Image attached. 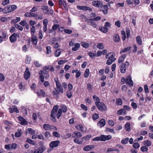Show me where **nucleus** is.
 I'll list each match as a JSON object with an SVG mask.
<instances>
[{
    "label": "nucleus",
    "mask_w": 153,
    "mask_h": 153,
    "mask_svg": "<svg viewBox=\"0 0 153 153\" xmlns=\"http://www.w3.org/2000/svg\"><path fill=\"white\" fill-rule=\"evenodd\" d=\"M59 106L55 105L53 108L51 112V117L53 118V121L56 122V120L55 117H56L58 119H59L62 114V109L60 108L59 109L58 111ZM53 120V119H52Z\"/></svg>",
    "instance_id": "obj_1"
},
{
    "label": "nucleus",
    "mask_w": 153,
    "mask_h": 153,
    "mask_svg": "<svg viewBox=\"0 0 153 153\" xmlns=\"http://www.w3.org/2000/svg\"><path fill=\"white\" fill-rule=\"evenodd\" d=\"M112 137L111 135H101L98 137H96L93 139L92 140L101 141H105L106 140H110Z\"/></svg>",
    "instance_id": "obj_2"
},
{
    "label": "nucleus",
    "mask_w": 153,
    "mask_h": 153,
    "mask_svg": "<svg viewBox=\"0 0 153 153\" xmlns=\"http://www.w3.org/2000/svg\"><path fill=\"white\" fill-rule=\"evenodd\" d=\"M41 9L43 10V12L45 14L51 15L54 13L53 10L49 8L47 6L44 5L41 6Z\"/></svg>",
    "instance_id": "obj_3"
},
{
    "label": "nucleus",
    "mask_w": 153,
    "mask_h": 153,
    "mask_svg": "<svg viewBox=\"0 0 153 153\" xmlns=\"http://www.w3.org/2000/svg\"><path fill=\"white\" fill-rule=\"evenodd\" d=\"M40 74L39 76V79L42 82H44V78L46 79H48L49 78V75L47 71L45 70H40L39 72Z\"/></svg>",
    "instance_id": "obj_4"
},
{
    "label": "nucleus",
    "mask_w": 153,
    "mask_h": 153,
    "mask_svg": "<svg viewBox=\"0 0 153 153\" xmlns=\"http://www.w3.org/2000/svg\"><path fill=\"white\" fill-rule=\"evenodd\" d=\"M17 6L15 5H7L4 7V14H7L14 10L16 8Z\"/></svg>",
    "instance_id": "obj_5"
},
{
    "label": "nucleus",
    "mask_w": 153,
    "mask_h": 153,
    "mask_svg": "<svg viewBox=\"0 0 153 153\" xmlns=\"http://www.w3.org/2000/svg\"><path fill=\"white\" fill-rule=\"evenodd\" d=\"M129 65V62L127 61H126L125 63H122L121 64L120 70L121 73H124L126 72V67H128Z\"/></svg>",
    "instance_id": "obj_6"
},
{
    "label": "nucleus",
    "mask_w": 153,
    "mask_h": 153,
    "mask_svg": "<svg viewBox=\"0 0 153 153\" xmlns=\"http://www.w3.org/2000/svg\"><path fill=\"white\" fill-rule=\"evenodd\" d=\"M43 128L45 130H57V128L54 126L48 124H44L43 125Z\"/></svg>",
    "instance_id": "obj_7"
},
{
    "label": "nucleus",
    "mask_w": 153,
    "mask_h": 153,
    "mask_svg": "<svg viewBox=\"0 0 153 153\" xmlns=\"http://www.w3.org/2000/svg\"><path fill=\"white\" fill-rule=\"evenodd\" d=\"M39 97H44L46 96V94L44 90L40 89H36L35 93Z\"/></svg>",
    "instance_id": "obj_8"
},
{
    "label": "nucleus",
    "mask_w": 153,
    "mask_h": 153,
    "mask_svg": "<svg viewBox=\"0 0 153 153\" xmlns=\"http://www.w3.org/2000/svg\"><path fill=\"white\" fill-rule=\"evenodd\" d=\"M112 54L111 56H110V57L107 60L106 64L108 65H110L111 64V63L115 61L116 60V58L114 57L115 55V54L113 52H111Z\"/></svg>",
    "instance_id": "obj_9"
},
{
    "label": "nucleus",
    "mask_w": 153,
    "mask_h": 153,
    "mask_svg": "<svg viewBox=\"0 0 153 153\" xmlns=\"http://www.w3.org/2000/svg\"><path fill=\"white\" fill-rule=\"evenodd\" d=\"M98 109L102 111H105L107 110V107L105 104L103 102H100L96 105Z\"/></svg>",
    "instance_id": "obj_10"
},
{
    "label": "nucleus",
    "mask_w": 153,
    "mask_h": 153,
    "mask_svg": "<svg viewBox=\"0 0 153 153\" xmlns=\"http://www.w3.org/2000/svg\"><path fill=\"white\" fill-rule=\"evenodd\" d=\"M30 73L28 67H27L24 72V78L25 80H28L30 76Z\"/></svg>",
    "instance_id": "obj_11"
},
{
    "label": "nucleus",
    "mask_w": 153,
    "mask_h": 153,
    "mask_svg": "<svg viewBox=\"0 0 153 153\" xmlns=\"http://www.w3.org/2000/svg\"><path fill=\"white\" fill-rule=\"evenodd\" d=\"M59 143L60 141L59 140L53 141L50 142L49 146L51 148H53L58 146Z\"/></svg>",
    "instance_id": "obj_12"
},
{
    "label": "nucleus",
    "mask_w": 153,
    "mask_h": 153,
    "mask_svg": "<svg viewBox=\"0 0 153 153\" xmlns=\"http://www.w3.org/2000/svg\"><path fill=\"white\" fill-rule=\"evenodd\" d=\"M126 84H128L131 87L133 86L134 83L131 79V77L130 75H129L126 77Z\"/></svg>",
    "instance_id": "obj_13"
},
{
    "label": "nucleus",
    "mask_w": 153,
    "mask_h": 153,
    "mask_svg": "<svg viewBox=\"0 0 153 153\" xmlns=\"http://www.w3.org/2000/svg\"><path fill=\"white\" fill-rule=\"evenodd\" d=\"M18 119L20 122V123L22 125H26L28 124L27 121L23 117L21 116H19Z\"/></svg>",
    "instance_id": "obj_14"
},
{
    "label": "nucleus",
    "mask_w": 153,
    "mask_h": 153,
    "mask_svg": "<svg viewBox=\"0 0 153 153\" xmlns=\"http://www.w3.org/2000/svg\"><path fill=\"white\" fill-rule=\"evenodd\" d=\"M92 4L95 7H99L103 5L102 2L100 1H94L92 2Z\"/></svg>",
    "instance_id": "obj_15"
},
{
    "label": "nucleus",
    "mask_w": 153,
    "mask_h": 153,
    "mask_svg": "<svg viewBox=\"0 0 153 153\" xmlns=\"http://www.w3.org/2000/svg\"><path fill=\"white\" fill-rule=\"evenodd\" d=\"M100 10L104 14H106L108 13V6L107 5H102L100 7Z\"/></svg>",
    "instance_id": "obj_16"
},
{
    "label": "nucleus",
    "mask_w": 153,
    "mask_h": 153,
    "mask_svg": "<svg viewBox=\"0 0 153 153\" xmlns=\"http://www.w3.org/2000/svg\"><path fill=\"white\" fill-rule=\"evenodd\" d=\"M105 124V120L102 118L98 122L97 126L100 128L104 126Z\"/></svg>",
    "instance_id": "obj_17"
},
{
    "label": "nucleus",
    "mask_w": 153,
    "mask_h": 153,
    "mask_svg": "<svg viewBox=\"0 0 153 153\" xmlns=\"http://www.w3.org/2000/svg\"><path fill=\"white\" fill-rule=\"evenodd\" d=\"M43 69V70H45V71H46L47 70H49V71L51 72H53L54 71V68L51 65H49L44 67Z\"/></svg>",
    "instance_id": "obj_18"
},
{
    "label": "nucleus",
    "mask_w": 153,
    "mask_h": 153,
    "mask_svg": "<svg viewBox=\"0 0 153 153\" xmlns=\"http://www.w3.org/2000/svg\"><path fill=\"white\" fill-rule=\"evenodd\" d=\"M76 8L78 9L82 10L83 11L87 10H91V9L90 7L86 6H77Z\"/></svg>",
    "instance_id": "obj_19"
},
{
    "label": "nucleus",
    "mask_w": 153,
    "mask_h": 153,
    "mask_svg": "<svg viewBox=\"0 0 153 153\" xmlns=\"http://www.w3.org/2000/svg\"><path fill=\"white\" fill-rule=\"evenodd\" d=\"M43 144L42 143L41 147L35 150L33 153H42L44 151Z\"/></svg>",
    "instance_id": "obj_20"
},
{
    "label": "nucleus",
    "mask_w": 153,
    "mask_h": 153,
    "mask_svg": "<svg viewBox=\"0 0 153 153\" xmlns=\"http://www.w3.org/2000/svg\"><path fill=\"white\" fill-rule=\"evenodd\" d=\"M90 19H89L87 21V23L89 25H91L94 28H97V24L94 22V20H90Z\"/></svg>",
    "instance_id": "obj_21"
},
{
    "label": "nucleus",
    "mask_w": 153,
    "mask_h": 153,
    "mask_svg": "<svg viewBox=\"0 0 153 153\" xmlns=\"http://www.w3.org/2000/svg\"><path fill=\"white\" fill-rule=\"evenodd\" d=\"M25 16L27 17H36L38 16L37 14V13H32L31 12H27L25 14Z\"/></svg>",
    "instance_id": "obj_22"
},
{
    "label": "nucleus",
    "mask_w": 153,
    "mask_h": 153,
    "mask_svg": "<svg viewBox=\"0 0 153 153\" xmlns=\"http://www.w3.org/2000/svg\"><path fill=\"white\" fill-rule=\"evenodd\" d=\"M80 46V45L79 43H75L74 44V47L72 48V50L74 51H76L79 49Z\"/></svg>",
    "instance_id": "obj_23"
},
{
    "label": "nucleus",
    "mask_w": 153,
    "mask_h": 153,
    "mask_svg": "<svg viewBox=\"0 0 153 153\" xmlns=\"http://www.w3.org/2000/svg\"><path fill=\"white\" fill-rule=\"evenodd\" d=\"M113 40L116 42H118L120 40L119 35L117 34H115L113 36Z\"/></svg>",
    "instance_id": "obj_24"
},
{
    "label": "nucleus",
    "mask_w": 153,
    "mask_h": 153,
    "mask_svg": "<svg viewBox=\"0 0 153 153\" xmlns=\"http://www.w3.org/2000/svg\"><path fill=\"white\" fill-rule=\"evenodd\" d=\"M136 41L137 43L139 45H141L142 43V38L140 36H138L136 37Z\"/></svg>",
    "instance_id": "obj_25"
},
{
    "label": "nucleus",
    "mask_w": 153,
    "mask_h": 153,
    "mask_svg": "<svg viewBox=\"0 0 153 153\" xmlns=\"http://www.w3.org/2000/svg\"><path fill=\"white\" fill-rule=\"evenodd\" d=\"M126 54H123L121 55L119 58L118 60V63H120L122 62L126 58Z\"/></svg>",
    "instance_id": "obj_26"
},
{
    "label": "nucleus",
    "mask_w": 153,
    "mask_h": 153,
    "mask_svg": "<svg viewBox=\"0 0 153 153\" xmlns=\"http://www.w3.org/2000/svg\"><path fill=\"white\" fill-rule=\"evenodd\" d=\"M94 148V146L93 145H88L84 147L83 150L84 151H89Z\"/></svg>",
    "instance_id": "obj_27"
},
{
    "label": "nucleus",
    "mask_w": 153,
    "mask_h": 153,
    "mask_svg": "<svg viewBox=\"0 0 153 153\" xmlns=\"http://www.w3.org/2000/svg\"><path fill=\"white\" fill-rule=\"evenodd\" d=\"M31 40L32 44H34V45H36L37 44L38 39L36 36L33 35V36L32 37Z\"/></svg>",
    "instance_id": "obj_28"
},
{
    "label": "nucleus",
    "mask_w": 153,
    "mask_h": 153,
    "mask_svg": "<svg viewBox=\"0 0 153 153\" xmlns=\"http://www.w3.org/2000/svg\"><path fill=\"white\" fill-rule=\"evenodd\" d=\"M19 89L21 91L24 90L25 89V84L24 83L21 82L18 85Z\"/></svg>",
    "instance_id": "obj_29"
},
{
    "label": "nucleus",
    "mask_w": 153,
    "mask_h": 153,
    "mask_svg": "<svg viewBox=\"0 0 153 153\" xmlns=\"http://www.w3.org/2000/svg\"><path fill=\"white\" fill-rule=\"evenodd\" d=\"M125 128L126 131H131V124L129 123H127L125 125Z\"/></svg>",
    "instance_id": "obj_30"
},
{
    "label": "nucleus",
    "mask_w": 153,
    "mask_h": 153,
    "mask_svg": "<svg viewBox=\"0 0 153 153\" xmlns=\"http://www.w3.org/2000/svg\"><path fill=\"white\" fill-rule=\"evenodd\" d=\"M93 99L94 100H96V101L95 102V104L96 105H97L98 104H99L101 102H100V99L99 98L96 96L95 95H94L93 96Z\"/></svg>",
    "instance_id": "obj_31"
},
{
    "label": "nucleus",
    "mask_w": 153,
    "mask_h": 153,
    "mask_svg": "<svg viewBox=\"0 0 153 153\" xmlns=\"http://www.w3.org/2000/svg\"><path fill=\"white\" fill-rule=\"evenodd\" d=\"M22 132L21 129H18V131L16 132L15 134V137H19L22 134Z\"/></svg>",
    "instance_id": "obj_32"
},
{
    "label": "nucleus",
    "mask_w": 153,
    "mask_h": 153,
    "mask_svg": "<svg viewBox=\"0 0 153 153\" xmlns=\"http://www.w3.org/2000/svg\"><path fill=\"white\" fill-rule=\"evenodd\" d=\"M75 127L77 130L81 131H84V127L81 124L77 125Z\"/></svg>",
    "instance_id": "obj_33"
},
{
    "label": "nucleus",
    "mask_w": 153,
    "mask_h": 153,
    "mask_svg": "<svg viewBox=\"0 0 153 153\" xmlns=\"http://www.w3.org/2000/svg\"><path fill=\"white\" fill-rule=\"evenodd\" d=\"M61 53V50L60 49H57L54 53V56L56 57H59Z\"/></svg>",
    "instance_id": "obj_34"
},
{
    "label": "nucleus",
    "mask_w": 153,
    "mask_h": 153,
    "mask_svg": "<svg viewBox=\"0 0 153 153\" xmlns=\"http://www.w3.org/2000/svg\"><path fill=\"white\" fill-rule=\"evenodd\" d=\"M117 114L119 115L122 114L123 113L124 114H126V111L124 109H121L117 111Z\"/></svg>",
    "instance_id": "obj_35"
},
{
    "label": "nucleus",
    "mask_w": 153,
    "mask_h": 153,
    "mask_svg": "<svg viewBox=\"0 0 153 153\" xmlns=\"http://www.w3.org/2000/svg\"><path fill=\"white\" fill-rule=\"evenodd\" d=\"M80 43L81 46L84 48H87L89 47V44L87 43L82 42Z\"/></svg>",
    "instance_id": "obj_36"
},
{
    "label": "nucleus",
    "mask_w": 153,
    "mask_h": 153,
    "mask_svg": "<svg viewBox=\"0 0 153 153\" xmlns=\"http://www.w3.org/2000/svg\"><path fill=\"white\" fill-rule=\"evenodd\" d=\"M9 39L10 41L11 42H15L17 39L15 37V36H14L13 34L11 36H10Z\"/></svg>",
    "instance_id": "obj_37"
},
{
    "label": "nucleus",
    "mask_w": 153,
    "mask_h": 153,
    "mask_svg": "<svg viewBox=\"0 0 153 153\" xmlns=\"http://www.w3.org/2000/svg\"><path fill=\"white\" fill-rule=\"evenodd\" d=\"M20 20V17H16V19H12L10 21L11 23H14L16 24V22L19 21Z\"/></svg>",
    "instance_id": "obj_38"
},
{
    "label": "nucleus",
    "mask_w": 153,
    "mask_h": 153,
    "mask_svg": "<svg viewBox=\"0 0 153 153\" xmlns=\"http://www.w3.org/2000/svg\"><path fill=\"white\" fill-rule=\"evenodd\" d=\"M131 48V47L129 46L127 47V48H125L124 49L121 51H120V53L121 54L124 53L128 51H129Z\"/></svg>",
    "instance_id": "obj_39"
},
{
    "label": "nucleus",
    "mask_w": 153,
    "mask_h": 153,
    "mask_svg": "<svg viewBox=\"0 0 153 153\" xmlns=\"http://www.w3.org/2000/svg\"><path fill=\"white\" fill-rule=\"evenodd\" d=\"M90 72L89 69L87 68L86 69L84 74V76L85 78H88Z\"/></svg>",
    "instance_id": "obj_40"
},
{
    "label": "nucleus",
    "mask_w": 153,
    "mask_h": 153,
    "mask_svg": "<svg viewBox=\"0 0 153 153\" xmlns=\"http://www.w3.org/2000/svg\"><path fill=\"white\" fill-rule=\"evenodd\" d=\"M46 54H49L50 53H51V47L49 46H48L46 47Z\"/></svg>",
    "instance_id": "obj_41"
},
{
    "label": "nucleus",
    "mask_w": 153,
    "mask_h": 153,
    "mask_svg": "<svg viewBox=\"0 0 153 153\" xmlns=\"http://www.w3.org/2000/svg\"><path fill=\"white\" fill-rule=\"evenodd\" d=\"M99 30L101 32L103 33H105L108 31V29L105 27H100Z\"/></svg>",
    "instance_id": "obj_42"
},
{
    "label": "nucleus",
    "mask_w": 153,
    "mask_h": 153,
    "mask_svg": "<svg viewBox=\"0 0 153 153\" xmlns=\"http://www.w3.org/2000/svg\"><path fill=\"white\" fill-rule=\"evenodd\" d=\"M121 34L122 35V39L123 41H124L126 39V34L125 31L124 30H122L121 31Z\"/></svg>",
    "instance_id": "obj_43"
},
{
    "label": "nucleus",
    "mask_w": 153,
    "mask_h": 153,
    "mask_svg": "<svg viewBox=\"0 0 153 153\" xmlns=\"http://www.w3.org/2000/svg\"><path fill=\"white\" fill-rule=\"evenodd\" d=\"M129 138L127 137L122 139L121 141V143L123 144H126L128 143Z\"/></svg>",
    "instance_id": "obj_44"
},
{
    "label": "nucleus",
    "mask_w": 153,
    "mask_h": 153,
    "mask_svg": "<svg viewBox=\"0 0 153 153\" xmlns=\"http://www.w3.org/2000/svg\"><path fill=\"white\" fill-rule=\"evenodd\" d=\"M92 137L91 135L89 134L83 137L82 140H89Z\"/></svg>",
    "instance_id": "obj_45"
},
{
    "label": "nucleus",
    "mask_w": 153,
    "mask_h": 153,
    "mask_svg": "<svg viewBox=\"0 0 153 153\" xmlns=\"http://www.w3.org/2000/svg\"><path fill=\"white\" fill-rule=\"evenodd\" d=\"M144 144L146 146H149L152 145L151 142L148 140H146L144 142Z\"/></svg>",
    "instance_id": "obj_46"
},
{
    "label": "nucleus",
    "mask_w": 153,
    "mask_h": 153,
    "mask_svg": "<svg viewBox=\"0 0 153 153\" xmlns=\"http://www.w3.org/2000/svg\"><path fill=\"white\" fill-rule=\"evenodd\" d=\"M117 105H120L122 104V99L119 98L116 100Z\"/></svg>",
    "instance_id": "obj_47"
},
{
    "label": "nucleus",
    "mask_w": 153,
    "mask_h": 153,
    "mask_svg": "<svg viewBox=\"0 0 153 153\" xmlns=\"http://www.w3.org/2000/svg\"><path fill=\"white\" fill-rule=\"evenodd\" d=\"M140 150L143 152H147L148 151V149L146 146H143L141 147Z\"/></svg>",
    "instance_id": "obj_48"
},
{
    "label": "nucleus",
    "mask_w": 153,
    "mask_h": 153,
    "mask_svg": "<svg viewBox=\"0 0 153 153\" xmlns=\"http://www.w3.org/2000/svg\"><path fill=\"white\" fill-rule=\"evenodd\" d=\"M45 137L46 138H48L52 136L50 133L48 131H46L44 134Z\"/></svg>",
    "instance_id": "obj_49"
},
{
    "label": "nucleus",
    "mask_w": 153,
    "mask_h": 153,
    "mask_svg": "<svg viewBox=\"0 0 153 153\" xmlns=\"http://www.w3.org/2000/svg\"><path fill=\"white\" fill-rule=\"evenodd\" d=\"M97 47L99 49H102L104 48L103 45L102 43H99L97 45Z\"/></svg>",
    "instance_id": "obj_50"
},
{
    "label": "nucleus",
    "mask_w": 153,
    "mask_h": 153,
    "mask_svg": "<svg viewBox=\"0 0 153 153\" xmlns=\"http://www.w3.org/2000/svg\"><path fill=\"white\" fill-rule=\"evenodd\" d=\"M22 112L25 114V115L27 114V111L26 108L24 106H22L21 107Z\"/></svg>",
    "instance_id": "obj_51"
},
{
    "label": "nucleus",
    "mask_w": 153,
    "mask_h": 153,
    "mask_svg": "<svg viewBox=\"0 0 153 153\" xmlns=\"http://www.w3.org/2000/svg\"><path fill=\"white\" fill-rule=\"evenodd\" d=\"M26 142L33 145H34L35 144V143L34 141L30 139L27 138L26 140Z\"/></svg>",
    "instance_id": "obj_52"
},
{
    "label": "nucleus",
    "mask_w": 153,
    "mask_h": 153,
    "mask_svg": "<svg viewBox=\"0 0 153 153\" xmlns=\"http://www.w3.org/2000/svg\"><path fill=\"white\" fill-rule=\"evenodd\" d=\"M99 117V115L97 114H94L92 116V118L93 120H95Z\"/></svg>",
    "instance_id": "obj_53"
},
{
    "label": "nucleus",
    "mask_w": 153,
    "mask_h": 153,
    "mask_svg": "<svg viewBox=\"0 0 153 153\" xmlns=\"http://www.w3.org/2000/svg\"><path fill=\"white\" fill-rule=\"evenodd\" d=\"M74 143L78 144H81L82 143V141L79 140L77 138L74 139Z\"/></svg>",
    "instance_id": "obj_54"
},
{
    "label": "nucleus",
    "mask_w": 153,
    "mask_h": 153,
    "mask_svg": "<svg viewBox=\"0 0 153 153\" xmlns=\"http://www.w3.org/2000/svg\"><path fill=\"white\" fill-rule=\"evenodd\" d=\"M59 25L58 24H54L52 26V29L54 30H56L57 28H59Z\"/></svg>",
    "instance_id": "obj_55"
},
{
    "label": "nucleus",
    "mask_w": 153,
    "mask_h": 153,
    "mask_svg": "<svg viewBox=\"0 0 153 153\" xmlns=\"http://www.w3.org/2000/svg\"><path fill=\"white\" fill-rule=\"evenodd\" d=\"M54 81L56 82V86L61 85L60 84L59 79L58 78H55L54 79Z\"/></svg>",
    "instance_id": "obj_56"
},
{
    "label": "nucleus",
    "mask_w": 153,
    "mask_h": 153,
    "mask_svg": "<svg viewBox=\"0 0 153 153\" xmlns=\"http://www.w3.org/2000/svg\"><path fill=\"white\" fill-rule=\"evenodd\" d=\"M140 146V144L138 143H135L133 145V147L135 149H138Z\"/></svg>",
    "instance_id": "obj_57"
},
{
    "label": "nucleus",
    "mask_w": 153,
    "mask_h": 153,
    "mask_svg": "<svg viewBox=\"0 0 153 153\" xmlns=\"http://www.w3.org/2000/svg\"><path fill=\"white\" fill-rule=\"evenodd\" d=\"M66 96L68 98H70L72 96V94L71 91H68L66 92Z\"/></svg>",
    "instance_id": "obj_58"
},
{
    "label": "nucleus",
    "mask_w": 153,
    "mask_h": 153,
    "mask_svg": "<svg viewBox=\"0 0 153 153\" xmlns=\"http://www.w3.org/2000/svg\"><path fill=\"white\" fill-rule=\"evenodd\" d=\"M126 78H125L124 77H123L121 78V85H123L124 84L126 83Z\"/></svg>",
    "instance_id": "obj_59"
},
{
    "label": "nucleus",
    "mask_w": 153,
    "mask_h": 153,
    "mask_svg": "<svg viewBox=\"0 0 153 153\" xmlns=\"http://www.w3.org/2000/svg\"><path fill=\"white\" fill-rule=\"evenodd\" d=\"M5 76L3 74L0 73V82L4 81L5 79Z\"/></svg>",
    "instance_id": "obj_60"
},
{
    "label": "nucleus",
    "mask_w": 153,
    "mask_h": 153,
    "mask_svg": "<svg viewBox=\"0 0 153 153\" xmlns=\"http://www.w3.org/2000/svg\"><path fill=\"white\" fill-rule=\"evenodd\" d=\"M17 145L16 143H13L11 145L10 144V148L11 149H16Z\"/></svg>",
    "instance_id": "obj_61"
},
{
    "label": "nucleus",
    "mask_w": 153,
    "mask_h": 153,
    "mask_svg": "<svg viewBox=\"0 0 153 153\" xmlns=\"http://www.w3.org/2000/svg\"><path fill=\"white\" fill-rule=\"evenodd\" d=\"M31 59L30 57H26L25 59V63L26 64H29L30 62Z\"/></svg>",
    "instance_id": "obj_62"
},
{
    "label": "nucleus",
    "mask_w": 153,
    "mask_h": 153,
    "mask_svg": "<svg viewBox=\"0 0 153 153\" xmlns=\"http://www.w3.org/2000/svg\"><path fill=\"white\" fill-rule=\"evenodd\" d=\"M57 90L59 91L61 93L63 92V90L61 85L56 86Z\"/></svg>",
    "instance_id": "obj_63"
},
{
    "label": "nucleus",
    "mask_w": 153,
    "mask_h": 153,
    "mask_svg": "<svg viewBox=\"0 0 153 153\" xmlns=\"http://www.w3.org/2000/svg\"><path fill=\"white\" fill-rule=\"evenodd\" d=\"M57 41L56 38L55 37H53L50 39L51 43L52 44H54L55 42Z\"/></svg>",
    "instance_id": "obj_64"
}]
</instances>
